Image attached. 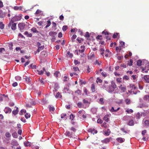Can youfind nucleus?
<instances>
[{
    "label": "nucleus",
    "mask_w": 149,
    "mask_h": 149,
    "mask_svg": "<svg viewBox=\"0 0 149 149\" xmlns=\"http://www.w3.org/2000/svg\"><path fill=\"white\" fill-rule=\"evenodd\" d=\"M70 130L72 132H70L69 131H67L64 134L66 136H68V137L71 138L72 137L73 134L76 132V130L74 127H72L70 128Z\"/></svg>",
    "instance_id": "f257e3e1"
},
{
    "label": "nucleus",
    "mask_w": 149,
    "mask_h": 149,
    "mask_svg": "<svg viewBox=\"0 0 149 149\" xmlns=\"http://www.w3.org/2000/svg\"><path fill=\"white\" fill-rule=\"evenodd\" d=\"M16 23L11 21H10L8 24V26L9 27H11V29L13 31L15 30L16 29Z\"/></svg>",
    "instance_id": "f03ea898"
},
{
    "label": "nucleus",
    "mask_w": 149,
    "mask_h": 149,
    "mask_svg": "<svg viewBox=\"0 0 149 149\" xmlns=\"http://www.w3.org/2000/svg\"><path fill=\"white\" fill-rule=\"evenodd\" d=\"M22 16L21 15H19L18 16H15L12 18L10 21L13 22H16L17 21L20 20L22 18Z\"/></svg>",
    "instance_id": "7ed1b4c3"
},
{
    "label": "nucleus",
    "mask_w": 149,
    "mask_h": 149,
    "mask_svg": "<svg viewBox=\"0 0 149 149\" xmlns=\"http://www.w3.org/2000/svg\"><path fill=\"white\" fill-rule=\"evenodd\" d=\"M25 25L24 23H21L18 25L19 29L21 32H23L24 29Z\"/></svg>",
    "instance_id": "20e7f679"
},
{
    "label": "nucleus",
    "mask_w": 149,
    "mask_h": 149,
    "mask_svg": "<svg viewBox=\"0 0 149 149\" xmlns=\"http://www.w3.org/2000/svg\"><path fill=\"white\" fill-rule=\"evenodd\" d=\"M130 87L132 88L131 90V93H133V94H136L138 92L136 91H134V90H135L136 89V87L134 84H130ZM138 92H140L139 91H138Z\"/></svg>",
    "instance_id": "39448f33"
},
{
    "label": "nucleus",
    "mask_w": 149,
    "mask_h": 149,
    "mask_svg": "<svg viewBox=\"0 0 149 149\" xmlns=\"http://www.w3.org/2000/svg\"><path fill=\"white\" fill-rule=\"evenodd\" d=\"M45 48L44 45L41 46L39 47L38 49L35 52V54H36L37 53L40 52L41 51L43 50Z\"/></svg>",
    "instance_id": "423d86ee"
},
{
    "label": "nucleus",
    "mask_w": 149,
    "mask_h": 149,
    "mask_svg": "<svg viewBox=\"0 0 149 149\" xmlns=\"http://www.w3.org/2000/svg\"><path fill=\"white\" fill-rule=\"evenodd\" d=\"M88 131L89 132L92 133L93 134H94L95 133L96 134L97 133V131L96 130H95V129L94 128L89 129L88 130Z\"/></svg>",
    "instance_id": "0eeeda50"
},
{
    "label": "nucleus",
    "mask_w": 149,
    "mask_h": 149,
    "mask_svg": "<svg viewBox=\"0 0 149 149\" xmlns=\"http://www.w3.org/2000/svg\"><path fill=\"white\" fill-rule=\"evenodd\" d=\"M57 34V33L54 31H50L49 33V35L53 37H55Z\"/></svg>",
    "instance_id": "6e6552de"
},
{
    "label": "nucleus",
    "mask_w": 149,
    "mask_h": 149,
    "mask_svg": "<svg viewBox=\"0 0 149 149\" xmlns=\"http://www.w3.org/2000/svg\"><path fill=\"white\" fill-rule=\"evenodd\" d=\"M5 110H6L5 113H10L12 111L11 109L8 107H6L5 108Z\"/></svg>",
    "instance_id": "1a4fd4ad"
},
{
    "label": "nucleus",
    "mask_w": 149,
    "mask_h": 149,
    "mask_svg": "<svg viewBox=\"0 0 149 149\" xmlns=\"http://www.w3.org/2000/svg\"><path fill=\"white\" fill-rule=\"evenodd\" d=\"M15 108H16V109L15 110H13L12 111V113L13 114L15 115L18 114L19 111L18 110V108L16 107H15Z\"/></svg>",
    "instance_id": "9d476101"
},
{
    "label": "nucleus",
    "mask_w": 149,
    "mask_h": 149,
    "mask_svg": "<svg viewBox=\"0 0 149 149\" xmlns=\"http://www.w3.org/2000/svg\"><path fill=\"white\" fill-rule=\"evenodd\" d=\"M116 140L118 142L120 143H122L125 141V139L119 137L117 138Z\"/></svg>",
    "instance_id": "9b49d317"
},
{
    "label": "nucleus",
    "mask_w": 149,
    "mask_h": 149,
    "mask_svg": "<svg viewBox=\"0 0 149 149\" xmlns=\"http://www.w3.org/2000/svg\"><path fill=\"white\" fill-rule=\"evenodd\" d=\"M24 143L25 146V147H30L31 146V143L29 142V141H27L26 142H24Z\"/></svg>",
    "instance_id": "f8f14e48"
},
{
    "label": "nucleus",
    "mask_w": 149,
    "mask_h": 149,
    "mask_svg": "<svg viewBox=\"0 0 149 149\" xmlns=\"http://www.w3.org/2000/svg\"><path fill=\"white\" fill-rule=\"evenodd\" d=\"M144 79L147 82H149V75H145L144 77Z\"/></svg>",
    "instance_id": "ddd939ff"
},
{
    "label": "nucleus",
    "mask_w": 149,
    "mask_h": 149,
    "mask_svg": "<svg viewBox=\"0 0 149 149\" xmlns=\"http://www.w3.org/2000/svg\"><path fill=\"white\" fill-rule=\"evenodd\" d=\"M120 107H118L116 109H114L113 107H112L111 109L110 110V111L111 112H116L120 109Z\"/></svg>",
    "instance_id": "4468645a"
},
{
    "label": "nucleus",
    "mask_w": 149,
    "mask_h": 149,
    "mask_svg": "<svg viewBox=\"0 0 149 149\" xmlns=\"http://www.w3.org/2000/svg\"><path fill=\"white\" fill-rule=\"evenodd\" d=\"M111 87L114 89L116 88V85L115 83L113 81H112L111 82Z\"/></svg>",
    "instance_id": "2eb2a0df"
},
{
    "label": "nucleus",
    "mask_w": 149,
    "mask_h": 149,
    "mask_svg": "<svg viewBox=\"0 0 149 149\" xmlns=\"http://www.w3.org/2000/svg\"><path fill=\"white\" fill-rule=\"evenodd\" d=\"M24 34L26 36L28 37H31L32 36V34L31 33H29L27 31L24 32Z\"/></svg>",
    "instance_id": "dca6fc26"
},
{
    "label": "nucleus",
    "mask_w": 149,
    "mask_h": 149,
    "mask_svg": "<svg viewBox=\"0 0 149 149\" xmlns=\"http://www.w3.org/2000/svg\"><path fill=\"white\" fill-rule=\"evenodd\" d=\"M55 97L56 98H60L62 97V96L60 94V93L59 92H58L56 93Z\"/></svg>",
    "instance_id": "f3484780"
},
{
    "label": "nucleus",
    "mask_w": 149,
    "mask_h": 149,
    "mask_svg": "<svg viewBox=\"0 0 149 149\" xmlns=\"http://www.w3.org/2000/svg\"><path fill=\"white\" fill-rule=\"evenodd\" d=\"M109 138H106L104 139V140L102 141V142L103 143H107L109 142Z\"/></svg>",
    "instance_id": "a211bd4d"
},
{
    "label": "nucleus",
    "mask_w": 149,
    "mask_h": 149,
    "mask_svg": "<svg viewBox=\"0 0 149 149\" xmlns=\"http://www.w3.org/2000/svg\"><path fill=\"white\" fill-rule=\"evenodd\" d=\"M107 90L109 92H112L114 91V89L112 88L111 86H109Z\"/></svg>",
    "instance_id": "6ab92c4d"
},
{
    "label": "nucleus",
    "mask_w": 149,
    "mask_h": 149,
    "mask_svg": "<svg viewBox=\"0 0 149 149\" xmlns=\"http://www.w3.org/2000/svg\"><path fill=\"white\" fill-rule=\"evenodd\" d=\"M145 126H149V120H146L144 121Z\"/></svg>",
    "instance_id": "aec40b11"
},
{
    "label": "nucleus",
    "mask_w": 149,
    "mask_h": 149,
    "mask_svg": "<svg viewBox=\"0 0 149 149\" xmlns=\"http://www.w3.org/2000/svg\"><path fill=\"white\" fill-rule=\"evenodd\" d=\"M67 55L70 58H72L73 56V54H72L70 53V52H68L67 53Z\"/></svg>",
    "instance_id": "412c9836"
},
{
    "label": "nucleus",
    "mask_w": 149,
    "mask_h": 149,
    "mask_svg": "<svg viewBox=\"0 0 149 149\" xmlns=\"http://www.w3.org/2000/svg\"><path fill=\"white\" fill-rule=\"evenodd\" d=\"M128 125L130 126H132L134 125V122L133 120H130L128 123Z\"/></svg>",
    "instance_id": "4be33fe9"
},
{
    "label": "nucleus",
    "mask_w": 149,
    "mask_h": 149,
    "mask_svg": "<svg viewBox=\"0 0 149 149\" xmlns=\"http://www.w3.org/2000/svg\"><path fill=\"white\" fill-rule=\"evenodd\" d=\"M91 90L93 92H94L95 91V86L94 84H93L92 85Z\"/></svg>",
    "instance_id": "5701e85b"
},
{
    "label": "nucleus",
    "mask_w": 149,
    "mask_h": 149,
    "mask_svg": "<svg viewBox=\"0 0 149 149\" xmlns=\"http://www.w3.org/2000/svg\"><path fill=\"white\" fill-rule=\"evenodd\" d=\"M108 116L107 115H106L104 116V117L103 118V119L106 122H108L109 121V119L108 118Z\"/></svg>",
    "instance_id": "b1692460"
},
{
    "label": "nucleus",
    "mask_w": 149,
    "mask_h": 149,
    "mask_svg": "<svg viewBox=\"0 0 149 149\" xmlns=\"http://www.w3.org/2000/svg\"><path fill=\"white\" fill-rule=\"evenodd\" d=\"M4 25L3 24L2 22H0V29H3L4 28Z\"/></svg>",
    "instance_id": "393cba45"
},
{
    "label": "nucleus",
    "mask_w": 149,
    "mask_h": 149,
    "mask_svg": "<svg viewBox=\"0 0 149 149\" xmlns=\"http://www.w3.org/2000/svg\"><path fill=\"white\" fill-rule=\"evenodd\" d=\"M149 98V95H146L144 96L143 99L146 101H148Z\"/></svg>",
    "instance_id": "a878e982"
},
{
    "label": "nucleus",
    "mask_w": 149,
    "mask_h": 149,
    "mask_svg": "<svg viewBox=\"0 0 149 149\" xmlns=\"http://www.w3.org/2000/svg\"><path fill=\"white\" fill-rule=\"evenodd\" d=\"M125 101L126 102V103L127 104H129L130 103V99H129L128 98H127L125 99Z\"/></svg>",
    "instance_id": "bb28decb"
},
{
    "label": "nucleus",
    "mask_w": 149,
    "mask_h": 149,
    "mask_svg": "<svg viewBox=\"0 0 149 149\" xmlns=\"http://www.w3.org/2000/svg\"><path fill=\"white\" fill-rule=\"evenodd\" d=\"M31 31L34 33H38V31L36 29L35 27H33L31 29Z\"/></svg>",
    "instance_id": "cd10ccee"
},
{
    "label": "nucleus",
    "mask_w": 149,
    "mask_h": 149,
    "mask_svg": "<svg viewBox=\"0 0 149 149\" xmlns=\"http://www.w3.org/2000/svg\"><path fill=\"white\" fill-rule=\"evenodd\" d=\"M74 117V115L72 113L70 116V119H71V120L72 121L73 120Z\"/></svg>",
    "instance_id": "c85d7f7f"
},
{
    "label": "nucleus",
    "mask_w": 149,
    "mask_h": 149,
    "mask_svg": "<svg viewBox=\"0 0 149 149\" xmlns=\"http://www.w3.org/2000/svg\"><path fill=\"white\" fill-rule=\"evenodd\" d=\"M12 135L14 138H17V133L16 132L13 133L12 134Z\"/></svg>",
    "instance_id": "c756f323"
},
{
    "label": "nucleus",
    "mask_w": 149,
    "mask_h": 149,
    "mask_svg": "<svg viewBox=\"0 0 149 149\" xmlns=\"http://www.w3.org/2000/svg\"><path fill=\"white\" fill-rule=\"evenodd\" d=\"M142 61H141L139 60L137 62V65L138 66H140L141 65Z\"/></svg>",
    "instance_id": "7c9ffc66"
},
{
    "label": "nucleus",
    "mask_w": 149,
    "mask_h": 149,
    "mask_svg": "<svg viewBox=\"0 0 149 149\" xmlns=\"http://www.w3.org/2000/svg\"><path fill=\"white\" fill-rule=\"evenodd\" d=\"M5 16V15L2 12L0 13V17L1 18H3Z\"/></svg>",
    "instance_id": "2f4dec72"
},
{
    "label": "nucleus",
    "mask_w": 149,
    "mask_h": 149,
    "mask_svg": "<svg viewBox=\"0 0 149 149\" xmlns=\"http://www.w3.org/2000/svg\"><path fill=\"white\" fill-rule=\"evenodd\" d=\"M21 8L18 6H15L14 7L13 9L15 10H17L19 9L21 10Z\"/></svg>",
    "instance_id": "473e14b6"
},
{
    "label": "nucleus",
    "mask_w": 149,
    "mask_h": 149,
    "mask_svg": "<svg viewBox=\"0 0 149 149\" xmlns=\"http://www.w3.org/2000/svg\"><path fill=\"white\" fill-rule=\"evenodd\" d=\"M81 93V91L79 89H78L77 91H75V93H77L78 95H80Z\"/></svg>",
    "instance_id": "72a5a7b5"
},
{
    "label": "nucleus",
    "mask_w": 149,
    "mask_h": 149,
    "mask_svg": "<svg viewBox=\"0 0 149 149\" xmlns=\"http://www.w3.org/2000/svg\"><path fill=\"white\" fill-rule=\"evenodd\" d=\"M68 29V26H67L64 25L62 27V30L63 31H65Z\"/></svg>",
    "instance_id": "f704fd0d"
},
{
    "label": "nucleus",
    "mask_w": 149,
    "mask_h": 149,
    "mask_svg": "<svg viewBox=\"0 0 149 149\" xmlns=\"http://www.w3.org/2000/svg\"><path fill=\"white\" fill-rule=\"evenodd\" d=\"M107 131H106L104 132V133L107 135L108 136L109 135L111 132L110 131V130L109 129L107 130Z\"/></svg>",
    "instance_id": "c9c22d12"
},
{
    "label": "nucleus",
    "mask_w": 149,
    "mask_h": 149,
    "mask_svg": "<svg viewBox=\"0 0 149 149\" xmlns=\"http://www.w3.org/2000/svg\"><path fill=\"white\" fill-rule=\"evenodd\" d=\"M133 63V60L132 59H130V62L128 63V65L130 66H131L132 65Z\"/></svg>",
    "instance_id": "e433bc0d"
},
{
    "label": "nucleus",
    "mask_w": 149,
    "mask_h": 149,
    "mask_svg": "<svg viewBox=\"0 0 149 149\" xmlns=\"http://www.w3.org/2000/svg\"><path fill=\"white\" fill-rule=\"evenodd\" d=\"M119 33H114L113 36V38H115L117 37V36Z\"/></svg>",
    "instance_id": "4c0bfd02"
},
{
    "label": "nucleus",
    "mask_w": 149,
    "mask_h": 149,
    "mask_svg": "<svg viewBox=\"0 0 149 149\" xmlns=\"http://www.w3.org/2000/svg\"><path fill=\"white\" fill-rule=\"evenodd\" d=\"M25 116L26 119H28L30 117V115L28 113H26L25 115Z\"/></svg>",
    "instance_id": "58836bf2"
},
{
    "label": "nucleus",
    "mask_w": 149,
    "mask_h": 149,
    "mask_svg": "<svg viewBox=\"0 0 149 149\" xmlns=\"http://www.w3.org/2000/svg\"><path fill=\"white\" fill-rule=\"evenodd\" d=\"M81 48V52H84L85 50V47L84 46L82 45L80 47Z\"/></svg>",
    "instance_id": "ea45409f"
},
{
    "label": "nucleus",
    "mask_w": 149,
    "mask_h": 149,
    "mask_svg": "<svg viewBox=\"0 0 149 149\" xmlns=\"http://www.w3.org/2000/svg\"><path fill=\"white\" fill-rule=\"evenodd\" d=\"M73 69L74 70V71L75 72L77 71H79V68L77 67H74L73 68Z\"/></svg>",
    "instance_id": "a19ab883"
},
{
    "label": "nucleus",
    "mask_w": 149,
    "mask_h": 149,
    "mask_svg": "<svg viewBox=\"0 0 149 149\" xmlns=\"http://www.w3.org/2000/svg\"><path fill=\"white\" fill-rule=\"evenodd\" d=\"M121 78H118L116 79V81L118 83H122V81H121Z\"/></svg>",
    "instance_id": "79ce46f5"
},
{
    "label": "nucleus",
    "mask_w": 149,
    "mask_h": 149,
    "mask_svg": "<svg viewBox=\"0 0 149 149\" xmlns=\"http://www.w3.org/2000/svg\"><path fill=\"white\" fill-rule=\"evenodd\" d=\"M26 112V110H24L23 109H22L20 111V115H22L23 114V113H25Z\"/></svg>",
    "instance_id": "37998d69"
},
{
    "label": "nucleus",
    "mask_w": 149,
    "mask_h": 149,
    "mask_svg": "<svg viewBox=\"0 0 149 149\" xmlns=\"http://www.w3.org/2000/svg\"><path fill=\"white\" fill-rule=\"evenodd\" d=\"M102 88L104 89H105L107 90L108 88V86L106 84H104L103 85Z\"/></svg>",
    "instance_id": "c03bdc74"
},
{
    "label": "nucleus",
    "mask_w": 149,
    "mask_h": 149,
    "mask_svg": "<svg viewBox=\"0 0 149 149\" xmlns=\"http://www.w3.org/2000/svg\"><path fill=\"white\" fill-rule=\"evenodd\" d=\"M74 63L75 65H77V64H80V62L78 61L77 60L75 59L74 60Z\"/></svg>",
    "instance_id": "a18cd8bd"
},
{
    "label": "nucleus",
    "mask_w": 149,
    "mask_h": 149,
    "mask_svg": "<svg viewBox=\"0 0 149 149\" xmlns=\"http://www.w3.org/2000/svg\"><path fill=\"white\" fill-rule=\"evenodd\" d=\"M80 82L81 85L85 84L86 83V82L85 81H83V80L82 79H81L80 80Z\"/></svg>",
    "instance_id": "49530a36"
},
{
    "label": "nucleus",
    "mask_w": 149,
    "mask_h": 149,
    "mask_svg": "<svg viewBox=\"0 0 149 149\" xmlns=\"http://www.w3.org/2000/svg\"><path fill=\"white\" fill-rule=\"evenodd\" d=\"M84 36L86 37L89 38L90 37V35L88 32H86L84 35Z\"/></svg>",
    "instance_id": "de8ad7c7"
},
{
    "label": "nucleus",
    "mask_w": 149,
    "mask_h": 149,
    "mask_svg": "<svg viewBox=\"0 0 149 149\" xmlns=\"http://www.w3.org/2000/svg\"><path fill=\"white\" fill-rule=\"evenodd\" d=\"M6 136L7 137H9L11 136V135L9 132H6L5 134Z\"/></svg>",
    "instance_id": "09e8293b"
},
{
    "label": "nucleus",
    "mask_w": 149,
    "mask_h": 149,
    "mask_svg": "<svg viewBox=\"0 0 149 149\" xmlns=\"http://www.w3.org/2000/svg\"><path fill=\"white\" fill-rule=\"evenodd\" d=\"M102 37V35H98L96 37V38L97 39H99L100 40H102V38H101Z\"/></svg>",
    "instance_id": "8fccbe9b"
},
{
    "label": "nucleus",
    "mask_w": 149,
    "mask_h": 149,
    "mask_svg": "<svg viewBox=\"0 0 149 149\" xmlns=\"http://www.w3.org/2000/svg\"><path fill=\"white\" fill-rule=\"evenodd\" d=\"M120 89L123 92H124L126 91V89L125 87H122L120 88Z\"/></svg>",
    "instance_id": "3c124183"
},
{
    "label": "nucleus",
    "mask_w": 149,
    "mask_h": 149,
    "mask_svg": "<svg viewBox=\"0 0 149 149\" xmlns=\"http://www.w3.org/2000/svg\"><path fill=\"white\" fill-rule=\"evenodd\" d=\"M102 126L104 127L105 128L107 127V123L106 122H104L102 124Z\"/></svg>",
    "instance_id": "603ef678"
},
{
    "label": "nucleus",
    "mask_w": 149,
    "mask_h": 149,
    "mask_svg": "<svg viewBox=\"0 0 149 149\" xmlns=\"http://www.w3.org/2000/svg\"><path fill=\"white\" fill-rule=\"evenodd\" d=\"M103 121L102 120H101L100 119H98L97 120V123H102Z\"/></svg>",
    "instance_id": "864d4df0"
},
{
    "label": "nucleus",
    "mask_w": 149,
    "mask_h": 149,
    "mask_svg": "<svg viewBox=\"0 0 149 149\" xmlns=\"http://www.w3.org/2000/svg\"><path fill=\"white\" fill-rule=\"evenodd\" d=\"M55 109L54 107L50 106L49 107V111H54Z\"/></svg>",
    "instance_id": "5fc2aeb1"
},
{
    "label": "nucleus",
    "mask_w": 149,
    "mask_h": 149,
    "mask_svg": "<svg viewBox=\"0 0 149 149\" xmlns=\"http://www.w3.org/2000/svg\"><path fill=\"white\" fill-rule=\"evenodd\" d=\"M103 98H101L100 99V101L101 102V104H103L104 103V102H103Z\"/></svg>",
    "instance_id": "6e6d98bb"
},
{
    "label": "nucleus",
    "mask_w": 149,
    "mask_h": 149,
    "mask_svg": "<svg viewBox=\"0 0 149 149\" xmlns=\"http://www.w3.org/2000/svg\"><path fill=\"white\" fill-rule=\"evenodd\" d=\"M37 71L38 72V74L40 75L42 74L44 72L42 70H41L40 71L39 70H37Z\"/></svg>",
    "instance_id": "4d7b16f0"
},
{
    "label": "nucleus",
    "mask_w": 149,
    "mask_h": 149,
    "mask_svg": "<svg viewBox=\"0 0 149 149\" xmlns=\"http://www.w3.org/2000/svg\"><path fill=\"white\" fill-rule=\"evenodd\" d=\"M146 132V130H144L142 131L141 134L143 136H144Z\"/></svg>",
    "instance_id": "13d9d810"
},
{
    "label": "nucleus",
    "mask_w": 149,
    "mask_h": 149,
    "mask_svg": "<svg viewBox=\"0 0 149 149\" xmlns=\"http://www.w3.org/2000/svg\"><path fill=\"white\" fill-rule=\"evenodd\" d=\"M30 62V61L29 60H28L24 64V66H26L27 65H28Z\"/></svg>",
    "instance_id": "bf43d9fd"
},
{
    "label": "nucleus",
    "mask_w": 149,
    "mask_h": 149,
    "mask_svg": "<svg viewBox=\"0 0 149 149\" xmlns=\"http://www.w3.org/2000/svg\"><path fill=\"white\" fill-rule=\"evenodd\" d=\"M41 11L39 9H38L36 10L35 13L36 14H39L40 13H41Z\"/></svg>",
    "instance_id": "052dcab7"
},
{
    "label": "nucleus",
    "mask_w": 149,
    "mask_h": 149,
    "mask_svg": "<svg viewBox=\"0 0 149 149\" xmlns=\"http://www.w3.org/2000/svg\"><path fill=\"white\" fill-rule=\"evenodd\" d=\"M59 73V72L58 71H56L54 73V75H55L56 77H57L58 76V74Z\"/></svg>",
    "instance_id": "680f3d73"
},
{
    "label": "nucleus",
    "mask_w": 149,
    "mask_h": 149,
    "mask_svg": "<svg viewBox=\"0 0 149 149\" xmlns=\"http://www.w3.org/2000/svg\"><path fill=\"white\" fill-rule=\"evenodd\" d=\"M30 67L32 69L36 68V65H33L32 64L31 65Z\"/></svg>",
    "instance_id": "e2e57ef3"
},
{
    "label": "nucleus",
    "mask_w": 149,
    "mask_h": 149,
    "mask_svg": "<svg viewBox=\"0 0 149 149\" xmlns=\"http://www.w3.org/2000/svg\"><path fill=\"white\" fill-rule=\"evenodd\" d=\"M84 91L85 93V94L86 95H87V91L86 88H84Z\"/></svg>",
    "instance_id": "0e129e2a"
},
{
    "label": "nucleus",
    "mask_w": 149,
    "mask_h": 149,
    "mask_svg": "<svg viewBox=\"0 0 149 149\" xmlns=\"http://www.w3.org/2000/svg\"><path fill=\"white\" fill-rule=\"evenodd\" d=\"M62 33L61 32H59L58 34V37L59 38H61L62 37Z\"/></svg>",
    "instance_id": "69168bd1"
},
{
    "label": "nucleus",
    "mask_w": 149,
    "mask_h": 149,
    "mask_svg": "<svg viewBox=\"0 0 149 149\" xmlns=\"http://www.w3.org/2000/svg\"><path fill=\"white\" fill-rule=\"evenodd\" d=\"M26 81L28 82H29L31 81V79L30 77H27L25 79Z\"/></svg>",
    "instance_id": "338daca9"
},
{
    "label": "nucleus",
    "mask_w": 149,
    "mask_h": 149,
    "mask_svg": "<svg viewBox=\"0 0 149 149\" xmlns=\"http://www.w3.org/2000/svg\"><path fill=\"white\" fill-rule=\"evenodd\" d=\"M32 149H39V147L38 146H32Z\"/></svg>",
    "instance_id": "774afa93"
}]
</instances>
